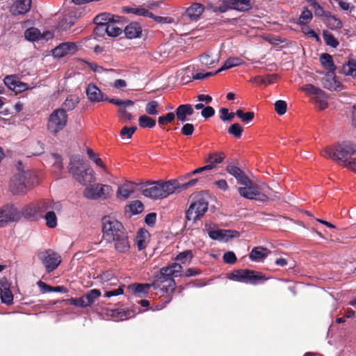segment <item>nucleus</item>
I'll use <instances>...</instances> for the list:
<instances>
[{
    "label": "nucleus",
    "mask_w": 356,
    "mask_h": 356,
    "mask_svg": "<svg viewBox=\"0 0 356 356\" xmlns=\"http://www.w3.org/2000/svg\"><path fill=\"white\" fill-rule=\"evenodd\" d=\"M32 173L29 170H20L10 179V189L13 194H24L33 186Z\"/></svg>",
    "instance_id": "obj_5"
},
{
    "label": "nucleus",
    "mask_w": 356,
    "mask_h": 356,
    "mask_svg": "<svg viewBox=\"0 0 356 356\" xmlns=\"http://www.w3.org/2000/svg\"><path fill=\"white\" fill-rule=\"evenodd\" d=\"M10 283L8 280L3 277L0 280V296L3 303L8 305L13 303V295L10 290Z\"/></svg>",
    "instance_id": "obj_18"
},
{
    "label": "nucleus",
    "mask_w": 356,
    "mask_h": 356,
    "mask_svg": "<svg viewBox=\"0 0 356 356\" xmlns=\"http://www.w3.org/2000/svg\"><path fill=\"white\" fill-rule=\"evenodd\" d=\"M205 7L200 3H193L186 8L183 17H187L191 21L197 22L203 13Z\"/></svg>",
    "instance_id": "obj_20"
},
{
    "label": "nucleus",
    "mask_w": 356,
    "mask_h": 356,
    "mask_svg": "<svg viewBox=\"0 0 356 356\" xmlns=\"http://www.w3.org/2000/svg\"><path fill=\"white\" fill-rule=\"evenodd\" d=\"M133 14L146 17H154L153 13L149 12L147 9L142 7L134 8Z\"/></svg>",
    "instance_id": "obj_58"
},
{
    "label": "nucleus",
    "mask_w": 356,
    "mask_h": 356,
    "mask_svg": "<svg viewBox=\"0 0 356 356\" xmlns=\"http://www.w3.org/2000/svg\"><path fill=\"white\" fill-rule=\"evenodd\" d=\"M216 59L213 58L209 53L203 54L200 56V62L205 65H213Z\"/></svg>",
    "instance_id": "obj_60"
},
{
    "label": "nucleus",
    "mask_w": 356,
    "mask_h": 356,
    "mask_svg": "<svg viewBox=\"0 0 356 356\" xmlns=\"http://www.w3.org/2000/svg\"><path fill=\"white\" fill-rule=\"evenodd\" d=\"M22 215L26 219H35L37 218L38 213L37 211V205L35 202H31L22 207L21 211Z\"/></svg>",
    "instance_id": "obj_32"
},
{
    "label": "nucleus",
    "mask_w": 356,
    "mask_h": 356,
    "mask_svg": "<svg viewBox=\"0 0 356 356\" xmlns=\"http://www.w3.org/2000/svg\"><path fill=\"white\" fill-rule=\"evenodd\" d=\"M138 124L141 128H153L156 125V121L145 115H143L138 118Z\"/></svg>",
    "instance_id": "obj_42"
},
{
    "label": "nucleus",
    "mask_w": 356,
    "mask_h": 356,
    "mask_svg": "<svg viewBox=\"0 0 356 356\" xmlns=\"http://www.w3.org/2000/svg\"><path fill=\"white\" fill-rule=\"evenodd\" d=\"M342 72L345 75L356 77V60L351 59L342 67Z\"/></svg>",
    "instance_id": "obj_38"
},
{
    "label": "nucleus",
    "mask_w": 356,
    "mask_h": 356,
    "mask_svg": "<svg viewBox=\"0 0 356 356\" xmlns=\"http://www.w3.org/2000/svg\"><path fill=\"white\" fill-rule=\"evenodd\" d=\"M79 98L76 95H69L62 104V108L66 112L73 110L79 104Z\"/></svg>",
    "instance_id": "obj_37"
},
{
    "label": "nucleus",
    "mask_w": 356,
    "mask_h": 356,
    "mask_svg": "<svg viewBox=\"0 0 356 356\" xmlns=\"http://www.w3.org/2000/svg\"><path fill=\"white\" fill-rule=\"evenodd\" d=\"M159 103L156 101L152 100L149 102L145 106V111L147 114L151 115H156L159 114L157 108Z\"/></svg>",
    "instance_id": "obj_52"
},
{
    "label": "nucleus",
    "mask_w": 356,
    "mask_h": 356,
    "mask_svg": "<svg viewBox=\"0 0 356 356\" xmlns=\"http://www.w3.org/2000/svg\"><path fill=\"white\" fill-rule=\"evenodd\" d=\"M175 118L174 113H168L165 115L160 116L158 118V122L159 124H164L172 122Z\"/></svg>",
    "instance_id": "obj_57"
},
{
    "label": "nucleus",
    "mask_w": 356,
    "mask_h": 356,
    "mask_svg": "<svg viewBox=\"0 0 356 356\" xmlns=\"http://www.w3.org/2000/svg\"><path fill=\"white\" fill-rule=\"evenodd\" d=\"M38 215L47 213L48 211L54 210L60 213L62 210V205L59 202H54L49 200H42L35 202Z\"/></svg>",
    "instance_id": "obj_15"
},
{
    "label": "nucleus",
    "mask_w": 356,
    "mask_h": 356,
    "mask_svg": "<svg viewBox=\"0 0 356 356\" xmlns=\"http://www.w3.org/2000/svg\"><path fill=\"white\" fill-rule=\"evenodd\" d=\"M244 186V187H241L238 189L241 196L249 200H253L259 195L260 192L258 187L250 179L249 184Z\"/></svg>",
    "instance_id": "obj_23"
},
{
    "label": "nucleus",
    "mask_w": 356,
    "mask_h": 356,
    "mask_svg": "<svg viewBox=\"0 0 356 356\" xmlns=\"http://www.w3.org/2000/svg\"><path fill=\"white\" fill-rule=\"evenodd\" d=\"M313 99L319 109L324 110L327 107V95L325 92L322 97H314Z\"/></svg>",
    "instance_id": "obj_55"
},
{
    "label": "nucleus",
    "mask_w": 356,
    "mask_h": 356,
    "mask_svg": "<svg viewBox=\"0 0 356 356\" xmlns=\"http://www.w3.org/2000/svg\"><path fill=\"white\" fill-rule=\"evenodd\" d=\"M31 0H17L11 6L10 12L14 15L26 13L31 8Z\"/></svg>",
    "instance_id": "obj_26"
},
{
    "label": "nucleus",
    "mask_w": 356,
    "mask_h": 356,
    "mask_svg": "<svg viewBox=\"0 0 356 356\" xmlns=\"http://www.w3.org/2000/svg\"><path fill=\"white\" fill-rule=\"evenodd\" d=\"M119 21V19L115 18L114 21L104 26H97L95 29V32L98 34L99 33L105 32L110 37H117L120 35L122 32V29L119 27L116 22Z\"/></svg>",
    "instance_id": "obj_19"
},
{
    "label": "nucleus",
    "mask_w": 356,
    "mask_h": 356,
    "mask_svg": "<svg viewBox=\"0 0 356 356\" xmlns=\"http://www.w3.org/2000/svg\"><path fill=\"white\" fill-rule=\"evenodd\" d=\"M38 257L49 273L55 270L61 262L60 255L51 250L40 252Z\"/></svg>",
    "instance_id": "obj_11"
},
{
    "label": "nucleus",
    "mask_w": 356,
    "mask_h": 356,
    "mask_svg": "<svg viewBox=\"0 0 356 356\" xmlns=\"http://www.w3.org/2000/svg\"><path fill=\"white\" fill-rule=\"evenodd\" d=\"M205 230L209 236L213 240L226 241L232 236L230 230L215 229L212 227V225L209 223L205 224Z\"/></svg>",
    "instance_id": "obj_21"
},
{
    "label": "nucleus",
    "mask_w": 356,
    "mask_h": 356,
    "mask_svg": "<svg viewBox=\"0 0 356 356\" xmlns=\"http://www.w3.org/2000/svg\"><path fill=\"white\" fill-rule=\"evenodd\" d=\"M355 153L356 145L350 141H344L332 147H326L321 152V155L345 165L349 161L348 158Z\"/></svg>",
    "instance_id": "obj_3"
},
{
    "label": "nucleus",
    "mask_w": 356,
    "mask_h": 356,
    "mask_svg": "<svg viewBox=\"0 0 356 356\" xmlns=\"http://www.w3.org/2000/svg\"><path fill=\"white\" fill-rule=\"evenodd\" d=\"M126 37L129 39L139 38L142 33L140 26L136 22L127 25L124 30Z\"/></svg>",
    "instance_id": "obj_29"
},
{
    "label": "nucleus",
    "mask_w": 356,
    "mask_h": 356,
    "mask_svg": "<svg viewBox=\"0 0 356 356\" xmlns=\"http://www.w3.org/2000/svg\"><path fill=\"white\" fill-rule=\"evenodd\" d=\"M236 115L245 124L250 123L254 117V113L253 112L250 111L244 113L241 109L236 110Z\"/></svg>",
    "instance_id": "obj_47"
},
{
    "label": "nucleus",
    "mask_w": 356,
    "mask_h": 356,
    "mask_svg": "<svg viewBox=\"0 0 356 356\" xmlns=\"http://www.w3.org/2000/svg\"><path fill=\"white\" fill-rule=\"evenodd\" d=\"M319 60L322 66L325 69L328 70V72H335L336 66L331 55L323 53L320 56Z\"/></svg>",
    "instance_id": "obj_34"
},
{
    "label": "nucleus",
    "mask_w": 356,
    "mask_h": 356,
    "mask_svg": "<svg viewBox=\"0 0 356 356\" xmlns=\"http://www.w3.org/2000/svg\"><path fill=\"white\" fill-rule=\"evenodd\" d=\"M313 15L312 12L305 8L296 21V24L300 26L307 24L312 19Z\"/></svg>",
    "instance_id": "obj_44"
},
{
    "label": "nucleus",
    "mask_w": 356,
    "mask_h": 356,
    "mask_svg": "<svg viewBox=\"0 0 356 356\" xmlns=\"http://www.w3.org/2000/svg\"><path fill=\"white\" fill-rule=\"evenodd\" d=\"M327 24L328 27L334 30H339L343 26L341 21L334 16H330L327 19Z\"/></svg>",
    "instance_id": "obj_50"
},
{
    "label": "nucleus",
    "mask_w": 356,
    "mask_h": 356,
    "mask_svg": "<svg viewBox=\"0 0 356 356\" xmlns=\"http://www.w3.org/2000/svg\"><path fill=\"white\" fill-rule=\"evenodd\" d=\"M179 187V185L177 180L161 183L154 182L143 189L142 193L144 196L152 200L163 199L172 194Z\"/></svg>",
    "instance_id": "obj_4"
},
{
    "label": "nucleus",
    "mask_w": 356,
    "mask_h": 356,
    "mask_svg": "<svg viewBox=\"0 0 356 356\" xmlns=\"http://www.w3.org/2000/svg\"><path fill=\"white\" fill-rule=\"evenodd\" d=\"M68 115L63 108H56L52 111L47 119V128L49 133L56 135L67 125Z\"/></svg>",
    "instance_id": "obj_7"
},
{
    "label": "nucleus",
    "mask_w": 356,
    "mask_h": 356,
    "mask_svg": "<svg viewBox=\"0 0 356 356\" xmlns=\"http://www.w3.org/2000/svg\"><path fill=\"white\" fill-rule=\"evenodd\" d=\"M243 63L242 60L238 57H230L227 58L224 63L223 65L216 71V73H219L223 70H229L236 66H238Z\"/></svg>",
    "instance_id": "obj_35"
},
{
    "label": "nucleus",
    "mask_w": 356,
    "mask_h": 356,
    "mask_svg": "<svg viewBox=\"0 0 356 356\" xmlns=\"http://www.w3.org/2000/svg\"><path fill=\"white\" fill-rule=\"evenodd\" d=\"M109 102L111 104H113L116 106H121V107L122 106H124V107L131 106L134 105V102L131 100L123 101V100H120V99H114V98L109 99Z\"/></svg>",
    "instance_id": "obj_62"
},
{
    "label": "nucleus",
    "mask_w": 356,
    "mask_h": 356,
    "mask_svg": "<svg viewBox=\"0 0 356 356\" xmlns=\"http://www.w3.org/2000/svg\"><path fill=\"white\" fill-rule=\"evenodd\" d=\"M144 206L140 201H135L130 205V210L134 214H138L143 211Z\"/></svg>",
    "instance_id": "obj_61"
},
{
    "label": "nucleus",
    "mask_w": 356,
    "mask_h": 356,
    "mask_svg": "<svg viewBox=\"0 0 356 356\" xmlns=\"http://www.w3.org/2000/svg\"><path fill=\"white\" fill-rule=\"evenodd\" d=\"M193 113L194 111L192 105L187 104L179 105L177 108L175 115L180 122H185L188 120L187 116H191Z\"/></svg>",
    "instance_id": "obj_27"
},
{
    "label": "nucleus",
    "mask_w": 356,
    "mask_h": 356,
    "mask_svg": "<svg viewBox=\"0 0 356 356\" xmlns=\"http://www.w3.org/2000/svg\"><path fill=\"white\" fill-rule=\"evenodd\" d=\"M117 286L118 288L115 289H111L110 288L104 289L106 290L104 294L105 297L111 298L113 296H117L123 294L124 285L119 282V284Z\"/></svg>",
    "instance_id": "obj_48"
},
{
    "label": "nucleus",
    "mask_w": 356,
    "mask_h": 356,
    "mask_svg": "<svg viewBox=\"0 0 356 356\" xmlns=\"http://www.w3.org/2000/svg\"><path fill=\"white\" fill-rule=\"evenodd\" d=\"M113 193L110 186L104 184H88L83 191L86 197L96 200L98 198L106 199Z\"/></svg>",
    "instance_id": "obj_9"
},
{
    "label": "nucleus",
    "mask_w": 356,
    "mask_h": 356,
    "mask_svg": "<svg viewBox=\"0 0 356 356\" xmlns=\"http://www.w3.org/2000/svg\"><path fill=\"white\" fill-rule=\"evenodd\" d=\"M88 100L92 103H98L104 101H108L109 98L106 94L94 83H89L86 90Z\"/></svg>",
    "instance_id": "obj_13"
},
{
    "label": "nucleus",
    "mask_w": 356,
    "mask_h": 356,
    "mask_svg": "<svg viewBox=\"0 0 356 356\" xmlns=\"http://www.w3.org/2000/svg\"><path fill=\"white\" fill-rule=\"evenodd\" d=\"M286 103L283 100H277L275 103V109L278 115H283L286 111Z\"/></svg>",
    "instance_id": "obj_56"
},
{
    "label": "nucleus",
    "mask_w": 356,
    "mask_h": 356,
    "mask_svg": "<svg viewBox=\"0 0 356 356\" xmlns=\"http://www.w3.org/2000/svg\"><path fill=\"white\" fill-rule=\"evenodd\" d=\"M152 286L150 284H131L127 286V289L137 298H144L147 296L149 289Z\"/></svg>",
    "instance_id": "obj_25"
},
{
    "label": "nucleus",
    "mask_w": 356,
    "mask_h": 356,
    "mask_svg": "<svg viewBox=\"0 0 356 356\" xmlns=\"http://www.w3.org/2000/svg\"><path fill=\"white\" fill-rule=\"evenodd\" d=\"M227 278L236 282L257 284L266 280L264 275L260 272H256L248 269H240L234 270L227 275Z\"/></svg>",
    "instance_id": "obj_6"
},
{
    "label": "nucleus",
    "mask_w": 356,
    "mask_h": 356,
    "mask_svg": "<svg viewBox=\"0 0 356 356\" xmlns=\"http://www.w3.org/2000/svg\"><path fill=\"white\" fill-rule=\"evenodd\" d=\"M68 170L74 179L82 186H87L95 181L94 170L86 165L80 156H73L70 158Z\"/></svg>",
    "instance_id": "obj_2"
},
{
    "label": "nucleus",
    "mask_w": 356,
    "mask_h": 356,
    "mask_svg": "<svg viewBox=\"0 0 356 356\" xmlns=\"http://www.w3.org/2000/svg\"><path fill=\"white\" fill-rule=\"evenodd\" d=\"M97 278L99 280V282L102 284L104 289L115 286L119 284L118 277L115 276L114 273L111 270L103 272L97 277Z\"/></svg>",
    "instance_id": "obj_22"
},
{
    "label": "nucleus",
    "mask_w": 356,
    "mask_h": 356,
    "mask_svg": "<svg viewBox=\"0 0 356 356\" xmlns=\"http://www.w3.org/2000/svg\"><path fill=\"white\" fill-rule=\"evenodd\" d=\"M181 134L184 136H191L194 131V126L192 124L186 123L181 128Z\"/></svg>",
    "instance_id": "obj_64"
},
{
    "label": "nucleus",
    "mask_w": 356,
    "mask_h": 356,
    "mask_svg": "<svg viewBox=\"0 0 356 356\" xmlns=\"http://www.w3.org/2000/svg\"><path fill=\"white\" fill-rule=\"evenodd\" d=\"M323 38L325 44L331 47L336 48L339 44V41L328 31L323 32Z\"/></svg>",
    "instance_id": "obj_46"
},
{
    "label": "nucleus",
    "mask_w": 356,
    "mask_h": 356,
    "mask_svg": "<svg viewBox=\"0 0 356 356\" xmlns=\"http://www.w3.org/2000/svg\"><path fill=\"white\" fill-rule=\"evenodd\" d=\"M3 82L10 90H13L16 93L24 92L30 88L27 83L18 80L15 75L6 76L3 79Z\"/></svg>",
    "instance_id": "obj_14"
},
{
    "label": "nucleus",
    "mask_w": 356,
    "mask_h": 356,
    "mask_svg": "<svg viewBox=\"0 0 356 356\" xmlns=\"http://www.w3.org/2000/svg\"><path fill=\"white\" fill-rule=\"evenodd\" d=\"M223 260L227 264H233L236 261V257L233 252H227L223 254Z\"/></svg>",
    "instance_id": "obj_63"
},
{
    "label": "nucleus",
    "mask_w": 356,
    "mask_h": 356,
    "mask_svg": "<svg viewBox=\"0 0 356 356\" xmlns=\"http://www.w3.org/2000/svg\"><path fill=\"white\" fill-rule=\"evenodd\" d=\"M102 222L103 236L106 240L113 242L115 249L118 252H128L130 245L122 224L111 216H104Z\"/></svg>",
    "instance_id": "obj_1"
},
{
    "label": "nucleus",
    "mask_w": 356,
    "mask_h": 356,
    "mask_svg": "<svg viewBox=\"0 0 356 356\" xmlns=\"http://www.w3.org/2000/svg\"><path fill=\"white\" fill-rule=\"evenodd\" d=\"M301 90L305 92L307 95H314V97H322L324 95L323 90L310 83L302 86Z\"/></svg>",
    "instance_id": "obj_36"
},
{
    "label": "nucleus",
    "mask_w": 356,
    "mask_h": 356,
    "mask_svg": "<svg viewBox=\"0 0 356 356\" xmlns=\"http://www.w3.org/2000/svg\"><path fill=\"white\" fill-rule=\"evenodd\" d=\"M182 266L177 263H174L170 266L163 267L161 269L160 272L165 276L178 277L181 275Z\"/></svg>",
    "instance_id": "obj_33"
},
{
    "label": "nucleus",
    "mask_w": 356,
    "mask_h": 356,
    "mask_svg": "<svg viewBox=\"0 0 356 356\" xmlns=\"http://www.w3.org/2000/svg\"><path fill=\"white\" fill-rule=\"evenodd\" d=\"M24 36L29 41L39 40L42 38L40 32L36 28H30L26 30Z\"/></svg>",
    "instance_id": "obj_43"
},
{
    "label": "nucleus",
    "mask_w": 356,
    "mask_h": 356,
    "mask_svg": "<svg viewBox=\"0 0 356 356\" xmlns=\"http://www.w3.org/2000/svg\"><path fill=\"white\" fill-rule=\"evenodd\" d=\"M56 211H48L44 216L46 222V225L49 228H54L57 226V217Z\"/></svg>",
    "instance_id": "obj_40"
},
{
    "label": "nucleus",
    "mask_w": 356,
    "mask_h": 356,
    "mask_svg": "<svg viewBox=\"0 0 356 356\" xmlns=\"http://www.w3.org/2000/svg\"><path fill=\"white\" fill-rule=\"evenodd\" d=\"M134 192V188L131 184H125L118 188L117 191V196L124 200L127 199L130 194Z\"/></svg>",
    "instance_id": "obj_39"
},
{
    "label": "nucleus",
    "mask_w": 356,
    "mask_h": 356,
    "mask_svg": "<svg viewBox=\"0 0 356 356\" xmlns=\"http://www.w3.org/2000/svg\"><path fill=\"white\" fill-rule=\"evenodd\" d=\"M137 129L136 126H133L131 127H124L120 131V135L122 137H127V138H131L134 133Z\"/></svg>",
    "instance_id": "obj_59"
},
{
    "label": "nucleus",
    "mask_w": 356,
    "mask_h": 356,
    "mask_svg": "<svg viewBox=\"0 0 356 356\" xmlns=\"http://www.w3.org/2000/svg\"><path fill=\"white\" fill-rule=\"evenodd\" d=\"M88 157L98 166L101 167L105 172L107 171L106 167L103 163L102 159L91 149H87Z\"/></svg>",
    "instance_id": "obj_49"
},
{
    "label": "nucleus",
    "mask_w": 356,
    "mask_h": 356,
    "mask_svg": "<svg viewBox=\"0 0 356 356\" xmlns=\"http://www.w3.org/2000/svg\"><path fill=\"white\" fill-rule=\"evenodd\" d=\"M208 205V202L202 195L194 197L186 213L187 220L193 222L199 220L207 211Z\"/></svg>",
    "instance_id": "obj_8"
},
{
    "label": "nucleus",
    "mask_w": 356,
    "mask_h": 356,
    "mask_svg": "<svg viewBox=\"0 0 356 356\" xmlns=\"http://www.w3.org/2000/svg\"><path fill=\"white\" fill-rule=\"evenodd\" d=\"M270 252V250L262 246L254 247L251 250L249 254V258L252 261H257L261 259L266 257Z\"/></svg>",
    "instance_id": "obj_31"
},
{
    "label": "nucleus",
    "mask_w": 356,
    "mask_h": 356,
    "mask_svg": "<svg viewBox=\"0 0 356 356\" xmlns=\"http://www.w3.org/2000/svg\"><path fill=\"white\" fill-rule=\"evenodd\" d=\"M227 172L234 176L237 180L238 184L241 185H247L249 184V178L245 175L244 172L237 166L228 165L226 167Z\"/></svg>",
    "instance_id": "obj_24"
},
{
    "label": "nucleus",
    "mask_w": 356,
    "mask_h": 356,
    "mask_svg": "<svg viewBox=\"0 0 356 356\" xmlns=\"http://www.w3.org/2000/svg\"><path fill=\"white\" fill-rule=\"evenodd\" d=\"M115 18L120 19V17L111 15L108 13H102L97 15L94 18L93 22L97 24V26H107V24L112 21H114Z\"/></svg>",
    "instance_id": "obj_30"
},
{
    "label": "nucleus",
    "mask_w": 356,
    "mask_h": 356,
    "mask_svg": "<svg viewBox=\"0 0 356 356\" xmlns=\"http://www.w3.org/2000/svg\"><path fill=\"white\" fill-rule=\"evenodd\" d=\"M230 8L241 12L250 10L253 6L252 0H228Z\"/></svg>",
    "instance_id": "obj_28"
},
{
    "label": "nucleus",
    "mask_w": 356,
    "mask_h": 356,
    "mask_svg": "<svg viewBox=\"0 0 356 356\" xmlns=\"http://www.w3.org/2000/svg\"><path fill=\"white\" fill-rule=\"evenodd\" d=\"M225 159V155L222 152L209 154L206 161L209 163L208 165H213V168L218 163H220Z\"/></svg>",
    "instance_id": "obj_45"
},
{
    "label": "nucleus",
    "mask_w": 356,
    "mask_h": 356,
    "mask_svg": "<svg viewBox=\"0 0 356 356\" xmlns=\"http://www.w3.org/2000/svg\"><path fill=\"white\" fill-rule=\"evenodd\" d=\"M21 213L13 204L0 207V227H6L9 222L18 221Z\"/></svg>",
    "instance_id": "obj_10"
},
{
    "label": "nucleus",
    "mask_w": 356,
    "mask_h": 356,
    "mask_svg": "<svg viewBox=\"0 0 356 356\" xmlns=\"http://www.w3.org/2000/svg\"><path fill=\"white\" fill-rule=\"evenodd\" d=\"M193 257V252L191 250H186L181 253H179L176 259L183 264L186 263L188 261H190Z\"/></svg>",
    "instance_id": "obj_53"
},
{
    "label": "nucleus",
    "mask_w": 356,
    "mask_h": 356,
    "mask_svg": "<svg viewBox=\"0 0 356 356\" xmlns=\"http://www.w3.org/2000/svg\"><path fill=\"white\" fill-rule=\"evenodd\" d=\"M243 131V129L238 123H234L228 128V133L237 138H241Z\"/></svg>",
    "instance_id": "obj_51"
},
{
    "label": "nucleus",
    "mask_w": 356,
    "mask_h": 356,
    "mask_svg": "<svg viewBox=\"0 0 356 356\" xmlns=\"http://www.w3.org/2000/svg\"><path fill=\"white\" fill-rule=\"evenodd\" d=\"M153 286L155 288H160L161 290L169 292L173 291L175 288V282L172 277L165 276L160 272L155 278L153 283Z\"/></svg>",
    "instance_id": "obj_12"
},
{
    "label": "nucleus",
    "mask_w": 356,
    "mask_h": 356,
    "mask_svg": "<svg viewBox=\"0 0 356 356\" xmlns=\"http://www.w3.org/2000/svg\"><path fill=\"white\" fill-rule=\"evenodd\" d=\"M323 86L329 90H339L341 89V83L337 81L334 72H327L321 79Z\"/></svg>",
    "instance_id": "obj_17"
},
{
    "label": "nucleus",
    "mask_w": 356,
    "mask_h": 356,
    "mask_svg": "<svg viewBox=\"0 0 356 356\" xmlns=\"http://www.w3.org/2000/svg\"><path fill=\"white\" fill-rule=\"evenodd\" d=\"M220 118L221 120L225 122V121H230L232 120L234 117L236 115V113H229V110L226 108H222L220 109Z\"/></svg>",
    "instance_id": "obj_54"
},
{
    "label": "nucleus",
    "mask_w": 356,
    "mask_h": 356,
    "mask_svg": "<svg viewBox=\"0 0 356 356\" xmlns=\"http://www.w3.org/2000/svg\"><path fill=\"white\" fill-rule=\"evenodd\" d=\"M101 291L96 289H92L86 293L84 297L88 306H91L101 296Z\"/></svg>",
    "instance_id": "obj_41"
},
{
    "label": "nucleus",
    "mask_w": 356,
    "mask_h": 356,
    "mask_svg": "<svg viewBox=\"0 0 356 356\" xmlns=\"http://www.w3.org/2000/svg\"><path fill=\"white\" fill-rule=\"evenodd\" d=\"M77 50V46L74 42H67L60 44L52 50L54 56L62 58L68 54H73Z\"/></svg>",
    "instance_id": "obj_16"
}]
</instances>
